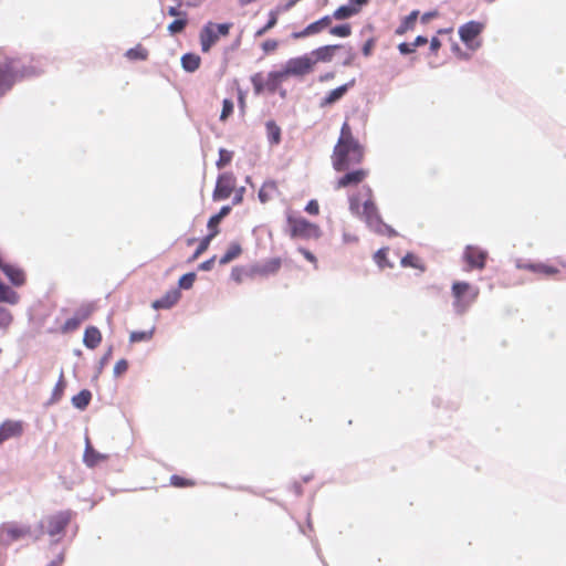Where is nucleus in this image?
Returning a JSON list of instances; mask_svg holds the SVG:
<instances>
[{"mask_svg": "<svg viewBox=\"0 0 566 566\" xmlns=\"http://www.w3.org/2000/svg\"><path fill=\"white\" fill-rule=\"evenodd\" d=\"M354 4L361 7L368 2V0H350Z\"/></svg>", "mask_w": 566, "mask_h": 566, "instance_id": "64", "label": "nucleus"}, {"mask_svg": "<svg viewBox=\"0 0 566 566\" xmlns=\"http://www.w3.org/2000/svg\"><path fill=\"white\" fill-rule=\"evenodd\" d=\"M286 80L287 76L283 69L280 71H272L268 74L266 90L273 93Z\"/></svg>", "mask_w": 566, "mask_h": 566, "instance_id": "22", "label": "nucleus"}, {"mask_svg": "<svg viewBox=\"0 0 566 566\" xmlns=\"http://www.w3.org/2000/svg\"><path fill=\"white\" fill-rule=\"evenodd\" d=\"M216 237V232L209 233L207 237H205L198 248L196 249L192 259H197L199 255H201L209 247L211 240Z\"/></svg>", "mask_w": 566, "mask_h": 566, "instance_id": "40", "label": "nucleus"}, {"mask_svg": "<svg viewBox=\"0 0 566 566\" xmlns=\"http://www.w3.org/2000/svg\"><path fill=\"white\" fill-rule=\"evenodd\" d=\"M65 387H66V382H65V379H64V375L63 373L60 375V378L57 380V382L55 384V387L53 389V392H52V402H56L59 401L63 394H64V390H65Z\"/></svg>", "mask_w": 566, "mask_h": 566, "instance_id": "34", "label": "nucleus"}, {"mask_svg": "<svg viewBox=\"0 0 566 566\" xmlns=\"http://www.w3.org/2000/svg\"><path fill=\"white\" fill-rule=\"evenodd\" d=\"M360 10V7L356 6V4H349V6H340L339 8H337L334 13H333V18L335 20H345V19H348L355 14H357Z\"/></svg>", "mask_w": 566, "mask_h": 566, "instance_id": "25", "label": "nucleus"}, {"mask_svg": "<svg viewBox=\"0 0 566 566\" xmlns=\"http://www.w3.org/2000/svg\"><path fill=\"white\" fill-rule=\"evenodd\" d=\"M279 46V42L273 39H269L262 43V49L265 53L274 52Z\"/></svg>", "mask_w": 566, "mask_h": 566, "instance_id": "48", "label": "nucleus"}, {"mask_svg": "<svg viewBox=\"0 0 566 566\" xmlns=\"http://www.w3.org/2000/svg\"><path fill=\"white\" fill-rule=\"evenodd\" d=\"M281 264H282L281 259H279V258L271 259L263 264L262 272L263 273H275L281 268Z\"/></svg>", "mask_w": 566, "mask_h": 566, "instance_id": "42", "label": "nucleus"}, {"mask_svg": "<svg viewBox=\"0 0 566 566\" xmlns=\"http://www.w3.org/2000/svg\"><path fill=\"white\" fill-rule=\"evenodd\" d=\"M488 259V252L475 245H468L463 252V260L469 270H483Z\"/></svg>", "mask_w": 566, "mask_h": 566, "instance_id": "13", "label": "nucleus"}, {"mask_svg": "<svg viewBox=\"0 0 566 566\" xmlns=\"http://www.w3.org/2000/svg\"><path fill=\"white\" fill-rule=\"evenodd\" d=\"M332 23V17L325 15L319 20L312 22L307 25V31L312 32V34H317L322 32L325 28H327Z\"/></svg>", "mask_w": 566, "mask_h": 566, "instance_id": "31", "label": "nucleus"}, {"mask_svg": "<svg viewBox=\"0 0 566 566\" xmlns=\"http://www.w3.org/2000/svg\"><path fill=\"white\" fill-rule=\"evenodd\" d=\"M125 55L127 59L133 61H144L148 57V51L142 44H137L136 46L127 50Z\"/></svg>", "mask_w": 566, "mask_h": 566, "instance_id": "30", "label": "nucleus"}, {"mask_svg": "<svg viewBox=\"0 0 566 566\" xmlns=\"http://www.w3.org/2000/svg\"><path fill=\"white\" fill-rule=\"evenodd\" d=\"M277 22V17L274 12L271 13L270 19L268 23L260 30L256 31V36L263 35L265 32H268L270 29H272Z\"/></svg>", "mask_w": 566, "mask_h": 566, "instance_id": "45", "label": "nucleus"}, {"mask_svg": "<svg viewBox=\"0 0 566 566\" xmlns=\"http://www.w3.org/2000/svg\"><path fill=\"white\" fill-rule=\"evenodd\" d=\"M308 35H313V34H312V32L307 31V27L304 30L300 31V32L293 33V38H295V39L305 38V36H308Z\"/></svg>", "mask_w": 566, "mask_h": 566, "instance_id": "61", "label": "nucleus"}, {"mask_svg": "<svg viewBox=\"0 0 566 566\" xmlns=\"http://www.w3.org/2000/svg\"><path fill=\"white\" fill-rule=\"evenodd\" d=\"M428 42L426 36L419 35L416 38L415 42H412L415 49L420 45H424Z\"/></svg>", "mask_w": 566, "mask_h": 566, "instance_id": "60", "label": "nucleus"}, {"mask_svg": "<svg viewBox=\"0 0 566 566\" xmlns=\"http://www.w3.org/2000/svg\"><path fill=\"white\" fill-rule=\"evenodd\" d=\"M266 137L271 145H279L281 143V128L274 120L265 123Z\"/></svg>", "mask_w": 566, "mask_h": 566, "instance_id": "24", "label": "nucleus"}, {"mask_svg": "<svg viewBox=\"0 0 566 566\" xmlns=\"http://www.w3.org/2000/svg\"><path fill=\"white\" fill-rule=\"evenodd\" d=\"M524 268L544 276H554L559 273L558 268L545 263H530L524 265Z\"/></svg>", "mask_w": 566, "mask_h": 566, "instance_id": "21", "label": "nucleus"}, {"mask_svg": "<svg viewBox=\"0 0 566 566\" xmlns=\"http://www.w3.org/2000/svg\"><path fill=\"white\" fill-rule=\"evenodd\" d=\"M279 195L280 190L277 182L274 180H266L262 184L258 196L262 203H266Z\"/></svg>", "mask_w": 566, "mask_h": 566, "instance_id": "18", "label": "nucleus"}, {"mask_svg": "<svg viewBox=\"0 0 566 566\" xmlns=\"http://www.w3.org/2000/svg\"><path fill=\"white\" fill-rule=\"evenodd\" d=\"M221 222V220L219 218H217L216 216H212L209 221H208V229H209V233H213L216 232V235L219 233V223Z\"/></svg>", "mask_w": 566, "mask_h": 566, "instance_id": "50", "label": "nucleus"}, {"mask_svg": "<svg viewBox=\"0 0 566 566\" xmlns=\"http://www.w3.org/2000/svg\"><path fill=\"white\" fill-rule=\"evenodd\" d=\"M214 259H216V258L213 256L212 259H210V260H208V261L202 262V263L199 265V268H200L201 270H203V271H209V270H211L212 264H213V262H214Z\"/></svg>", "mask_w": 566, "mask_h": 566, "instance_id": "58", "label": "nucleus"}, {"mask_svg": "<svg viewBox=\"0 0 566 566\" xmlns=\"http://www.w3.org/2000/svg\"><path fill=\"white\" fill-rule=\"evenodd\" d=\"M398 49L402 54H409L415 51V46L412 43H401L399 44Z\"/></svg>", "mask_w": 566, "mask_h": 566, "instance_id": "54", "label": "nucleus"}, {"mask_svg": "<svg viewBox=\"0 0 566 566\" xmlns=\"http://www.w3.org/2000/svg\"><path fill=\"white\" fill-rule=\"evenodd\" d=\"M342 44H329V45H323L319 46L310 53V59L313 61L314 66L316 67V64L319 62L328 63L333 60L335 52L339 49H342Z\"/></svg>", "mask_w": 566, "mask_h": 566, "instance_id": "14", "label": "nucleus"}, {"mask_svg": "<svg viewBox=\"0 0 566 566\" xmlns=\"http://www.w3.org/2000/svg\"><path fill=\"white\" fill-rule=\"evenodd\" d=\"M329 33L334 36L347 38L352 34V27L348 23L336 25L329 30Z\"/></svg>", "mask_w": 566, "mask_h": 566, "instance_id": "39", "label": "nucleus"}, {"mask_svg": "<svg viewBox=\"0 0 566 566\" xmlns=\"http://www.w3.org/2000/svg\"><path fill=\"white\" fill-rule=\"evenodd\" d=\"M238 101H239L240 109L242 112H244V108H245V94L241 90H239Z\"/></svg>", "mask_w": 566, "mask_h": 566, "instance_id": "59", "label": "nucleus"}, {"mask_svg": "<svg viewBox=\"0 0 566 566\" xmlns=\"http://www.w3.org/2000/svg\"><path fill=\"white\" fill-rule=\"evenodd\" d=\"M354 84L355 80H352L348 83L332 90L324 98L321 99L319 107L324 108L337 103L344 97L348 90L354 86Z\"/></svg>", "mask_w": 566, "mask_h": 566, "instance_id": "16", "label": "nucleus"}, {"mask_svg": "<svg viewBox=\"0 0 566 566\" xmlns=\"http://www.w3.org/2000/svg\"><path fill=\"white\" fill-rule=\"evenodd\" d=\"M283 70L287 78H303L312 74L315 71V66L313 64V61L310 59V55L306 53L296 57L289 59L285 62Z\"/></svg>", "mask_w": 566, "mask_h": 566, "instance_id": "8", "label": "nucleus"}, {"mask_svg": "<svg viewBox=\"0 0 566 566\" xmlns=\"http://www.w3.org/2000/svg\"><path fill=\"white\" fill-rule=\"evenodd\" d=\"M73 516L72 511H61L55 514L46 515L42 517L36 524L34 542H38L42 538L44 534L54 537L56 535H62L71 522Z\"/></svg>", "mask_w": 566, "mask_h": 566, "instance_id": "4", "label": "nucleus"}, {"mask_svg": "<svg viewBox=\"0 0 566 566\" xmlns=\"http://www.w3.org/2000/svg\"><path fill=\"white\" fill-rule=\"evenodd\" d=\"M355 59V54L353 52L349 53L347 60L344 62V65H350Z\"/></svg>", "mask_w": 566, "mask_h": 566, "instance_id": "63", "label": "nucleus"}, {"mask_svg": "<svg viewBox=\"0 0 566 566\" xmlns=\"http://www.w3.org/2000/svg\"><path fill=\"white\" fill-rule=\"evenodd\" d=\"M90 311H78L73 317L65 321L62 326L63 333H70L78 328L81 323L90 317Z\"/></svg>", "mask_w": 566, "mask_h": 566, "instance_id": "20", "label": "nucleus"}, {"mask_svg": "<svg viewBox=\"0 0 566 566\" xmlns=\"http://www.w3.org/2000/svg\"><path fill=\"white\" fill-rule=\"evenodd\" d=\"M84 460H97V459L93 455V453H92V451H91V448H90V447H87V449H86V452H85V455H84Z\"/></svg>", "mask_w": 566, "mask_h": 566, "instance_id": "62", "label": "nucleus"}, {"mask_svg": "<svg viewBox=\"0 0 566 566\" xmlns=\"http://www.w3.org/2000/svg\"><path fill=\"white\" fill-rule=\"evenodd\" d=\"M453 310L458 315H463L478 300L480 290L464 281H455L451 286Z\"/></svg>", "mask_w": 566, "mask_h": 566, "instance_id": "5", "label": "nucleus"}, {"mask_svg": "<svg viewBox=\"0 0 566 566\" xmlns=\"http://www.w3.org/2000/svg\"><path fill=\"white\" fill-rule=\"evenodd\" d=\"M349 211L363 219L367 227L377 234L392 237L396 231L384 222L374 199V191L369 186L348 196Z\"/></svg>", "mask_w": 566, "mask_h": 566, "instance_id": "1", "label": "nucleus"}, {"mask_svg": "<svg viewBox=\"0 0 566 566\" xmlns=\"http://www.w3.org/2000/svg\"><path fill=\"white\" fill-rule=\"evenodd\" d=\"M388 248H381L374 254V260L380 269L391 268V263L387 259Z\"/></svg>", "mask_w": 566, "mask_h": 566, "instance_id": "33", "label": "nucleus"}, {"mask_svg": "<svg viewBox=\"0 0 566 566\" xmlns=\"http://www.w3.org/2000/svg\"><path fill=\"white\" fill-rule=\"evenodd\" d=\"M128 369V363L125 359H119L114 366L115 376H120L125 374Z\"/></svg>", "mask_w": 566, "mask_h": 566, "instance_id": "47", "label": "nucleus"}, {"mask_svg": "<svg viewBox=\"0 0 566 566\" xmlns=\"http://www.w3.org/2000/svg\"><path fill=\"white\" fill-rule=\"evenodd\" d=\"M25 73L20 74L14 59H6L0 63V96H3L9 92L19 76H23Z\"/></svg>", "mask_w": 566, "mask_h": 566, "instance_id": "11", "label": "nucleus"}, {"mask_svg": "<svg viewBox=\"0 0 566 566\" xmlns=\"http://www.w3.org/2000/svg\"><path fill=\"white\" fill-rule=\"evenodd\" d=\"M181 3L180 1H178V6L176 7H169L168 8V14L170 17H179V18H186L187 17V13L184 12V11H180L179 8H180Z\"/></svg>", "mask_w": 566, "mask_h": 566, "instance_id": "53", "label": "nucleus"}, {"mask_svg": "<svg viewBox=\"0 0 566 566\" xmlns=\"http://www.w3.org/2000/svg\"><path fill=\"white\" fill-rule=\"evenodd\" d=\"M231 211V207L230 206H223L220 211L214 214L217 218H219L220 220H222L224 217H227Z\"/></svg>", "mask_w": 566, "mask_h": 566, "instance_id": "56", "label": "nucleus"}, {"mask_svg": "<svg viewBox=\"0 0 566 566\" xmlns=\"http://www.w3.org/2000/svg\"><path fill=\"white\" fill-rule=\"evenodd\" d=\"M232 156H233L232 151L227 150L224 148H220L219 149V158L216 163L217 167L219 169H222L223 167H226L232 160Z\"/></svg>", "mask_w": 566, "mask_h": 566, "instance_id": "38", "label": "nucleus"}, {"mask_svg": "<svg viewBox=\"0 0 566 566\" xmlns=\"http://www.w3.org/2000/svg\"><path fill=\"white\" fill-rule=\"evenodd\" d=\"M485 24L480 21H469L459 28V36L461 41L470 50H476L481 46L479 36L483 32Z\"/></svg>", "mask_w": 566, "mask_h": 566, "instance_id": "10", "label": "nucleus"}, {"mask_svg": "<svg viewBox=\"0 0 566 566\" xmlns=\"http://www.w3.org/2000/svg\"><path fill=\"white\" fill-rule=\"evenodd\" d=\"M155 333V326L149 328L148 331H142V332H132L129 335V342L132 344L134 343H140V342H148L153 338Z\"/></svg>", "mask_w": 566, "mask_h": 566, "instance_id": "32", "label": "nucleus"}, {"mask_svg": "<svg viewBox=\"0 0 566 566\" xmlns=\"http://www.w3.org/2000/svg\"><path fill=\"white\" fill-rule=\"evenodd\" d=\"M235 177L232 172H223L218 179L212 193L213 200L228 199L234 190Z\"/></svg>", "mask_w": 566, "mask_h": 566, "instance_id": "12", "label": "nucleus"}, {"mask_svg": "<svg viewBox=\"0 0 566 566\" xmlns=\"http://www.w3.org/2000/svg\"><path fill=\"white\" fill-rule=\"evenodd\" d=\"M233 108H234V105L231 99H228V98L223 99L222 111L220 114V120L226 122L232 115Z\"/></svg>", "mask_w": 566, "mask_h": 566, "instance_id": "43", "label": "nucleus"}, {"mask_svg": "<svg viewBox=\"0 0 566 566\" xmlns=\"http://www.w3.org/2000/svg\"><path fill=\"white\" fill-rule=\"evenodd\" d=\"M298 252L311 263L314 264L315 268H317V259L316 256L311 252L308 251L307 249H304V248H300L298 249Z\"/></svg>", "mask_w": 566, "mask_h": 566, "instance_id": "51", "label": "nucleus"}, {"mask_svg": "<svg viewBox=\"0 0 566 566\" xmlns=\"http://www.w3.org/2000/svg\"><path fill=\"white\" fill-rule=\"evenodd\" d=\"M180 291L178 289H172L168 291L163 297L154 301L151 307L154 310H168L180 300Z\"/></svg>", "mask_w": 566, "mask_h": 566, "instance_id": "17", "label": "nucleus"}, {"mask_svg": "<svg viewBox=\"0 0 566 566\" xmlns=\"http://www.w3.org/2000/svg\"><path fill=\"white\" fill-rule=\"evenodd\" d=\"M12 321V316L9 311L0 307V326H8Z\"/></svg>", "mask_w": 566, "mask_h": 566, "instance_id": "49", "label": "nucleus"}, {"mask_svg": "<svg viewBox=\"0 0 566 566\" xmlns=\"http://www.w3.org/2000/svg\"><path fill=\"white\" fill-rule=\"evenodd\" d=\"M364 159L365 147L355 138L348 122H344L331 156L334 170H348V168L361 165Z\"/></svg>", "mask_w": 566, "mask_h": 566, "instance_id": "2", "label": "nucleus"}, {"mask_svg": "<svg viewBox=\"0 0 566 566\" xmlns=\"http://www.w3.org/2000/svg\"><path fill=\"white\" fill-rule=\"evenodd\" d=\"M285 233L293 240H318L323 234L317 223L311 222L291 210L286 212Z\"/></svg>", "mask_w": 566, "mask_h": 566, "instance_id": "3", "label": "nucleus"}, {"mask_svg": "<svg viewBox=\"0 0 566 566\" xmlns=\"http://www.w3.org/2000/svg\"><path fill=\"white\" fill-rule=\"evenodd\" d=\"M23 432V422L19 420H6L0 424V444L10 439L20 437Z\"/></svg>", "mask_w": 566, "mask_h": 566, "instance_id": "15", "label": "nucleus"}, {"mask_svg": "<svg viewBox=\"0 0 566 566\" xmlns=\"http://www.w3.org/2000/svg\"><path fill=\"white\" fill-rule=\"evenodd\" d=\"M342 172L344 174L335 181L334 185L336 190L356 187L363 184L370 175L369 168L360 165L348 168V170H343Z\"/></svg>", "mask_w": 566, "mask_h": 566, "instance_id": "9", "label": "nucleus"}, {"mask_svg": "<svg viewBox=\"0 0 566 566\" xmlns=\"http://www.w3.org/2000/svg\"><path fill=\"white\" fill-rule=\"evenodd\" d=\"M170 483L176 488H184L188 485H193V482L191 480H187L179 475H171L170 476Z\"/></svg>", "mask_w": 566, "mask_h": 566, "instance_id": "44", "label": "nucleus"}, {"mask_svg": "<svg viewBox=\"0 0 566 566\" xmlns=\"http://www.w3.org/2000/svg\"><path fill=\"white\" fill-rule=\"evenodd\" d=\"M251 83L256 95H260L264 90H266V81H264L261 73H255L252 75Z\"/></svg>", "mask_w": 566, "mask_h": 566, "instance_id": "36", "label": "nucleus"}, {"mask_svg": "<svg viewBox=\"0 0 566 566\" xmlns=\"http://www.w3.org/2000/svg\"><path fill=\"white\" fill-rule=\"evenodd\" d=\"M188 24V19L187 17L186 18H179V19H176L174 20L169 25H168V31L171 35H175V34H178V33H181L185 28L187 27Z\"/></svg>", "mask_w": 566, "mask_h": 566, "instance_id": "35", "label": "nucleus"}, {"mask_svg": "<svg viewBox=\"0 0 566 566\" xmlns=\"http://www.w3.org/2000/svg\"><path fill=\"white\" fill-rule=\"evenodd\" d=\"M231 28L232 23H206L199 33L201 51L208 53L221 36L229 35Z\"/></svg>", "mask_w": 566, "mask_h": 566, "instance_id": "7", "label": "nucleus"}, {"mask_svg": "<svg viewBox=\"0 0 566 566\" xmlns=\"http://www.w3.org/2000/svg\"><path fill=\"white\" fill-rule=\"evenodd\" d=\"M401 265L405 266V268L418 269L420 271H424L426 270V266H424L422 260L419 256H417L416 254H413V253H407L401 259Z\"/></svg>", "mask_w": 566, "mask_h": 566, "instance_id": "28", "label": "nucleus"}, {"mask_svg": "<svg viewBox=\"0 0 566 566\" xmlns=\"http://www.w3.org/2000/svg\"><path fill=\"white\" fill-rule=\"evenodd\" d=\"M18 300V294L0 281V302L15 304Z\"/></svg>", "mask_w": 566, "mask_h": 566, "instance_id": "29", "label": "nucleus"}, {"mask_svg": "<svg viewBox=\"0 0 566 566\" xmlns=\"http://www.w3.org/2000/svg\"><path fill=\"white\" fill-rule=\"evenodd\" d=\"M417 18H418V12L412 11L409 15L406 17V19L403 20V22L401 23V25L399 27L397 32L401 34V33L406 32L407 30L412 29L417 21Z\"/></svg>", "mask_w": 566, "mask_h": 566, "instance_id": "37", "label": "nucleus"}, {"mask_svg": "<svg viewBox=\"0 0 566 566\" xmlns=\"http://www.w3.org/2000/svg\"><path fill=\"white\" fill-rule=\"evenodd\" d=\"M441 48V41L438 38H432L430 41V49L432 52H437Z\"/></svg>", "mask_w": 566, "mask_h": 566, "instance_id": "57", "label": "nucleus"}, {"mask_svg": "<svg viewBox=\"0 0 566 566\" xmlns=\"http://www.w3.org/2000/svg\"><path fill=\"white\" fill-rule=\"evenodd\" d=\"M305 211L311 216H318L319 214V205L318 201L315 199H312L307 202L305 206Z\"/></svg>", "mask_w": 566, "mask_h": 566, "instance_id": "46", "label": "nucleus"}, {"mask_svg": "<svg viewBox=\"0 0 566 566\" xmlns=\"http://www.w3.org/2000/svg\"><path fill=\"white\" fill-rule=\"evenodd\" d=\"M242 253L241 245L239 243H231L226 253L219 260V263L224 265L237 259Z\"/></svg>", "mask_w": 566, "mask_h": 566, "instance_id": "27", "label": "nucleus"}, {"mask_svg": "<svg viewBox=\"0 0 566 566\" xmlns=\"http://www.w3.org/2000/svg\"><path fill=\"white\" fill-rule=\"evenodd\" d=\"M84 345L90 349H95L102 343V333L95 326L86 327L83 336Z\"/></svg>", "mask_w": 566, "mask_h": 566, "instance_id": "19", "label": "nucleus"}, {"mask_svg": "<svg viewBox=\"0 0 566 566\" xmlns=\"http://www.w3.org/2000/svg\"><path fill=\"white\" fill-rule=\"evenodd\" d=\"M201 59L198 54L187 53L181 56V66L187 72H195L199 69Z\"/></svg>", "mask_w": 566, "mask_h": 566, "instance_id": "23", "label": "nucleus"}, {"mask_svg": "<svg viewBox=\"0 0 566 566\" xmlns=\"http://www.w3.org/2000/svg\"><path fill=\"white\" fill-rule=\"evenodd\" d=\"M91 399V391L87 389H83L72 398V403L77 409L84 410L90 405Z\"/></svg>", "mask_w": 566, "mask_h": 566, "instance_id": "26", "label": "nucleus"}, {"mask_svg": "<svg viewBox=\"0 0 566 566\" xmlns=\"http://www.w3.org/2000/svg\"><path fill=\"white\" fill-rule=\"evenodd\" d=\"M35 528L28 524L17 522L2 523L0 525V547L7 548L12 542L22 538H31L34 542Z\"/></svg>", "mask_w": 566, "mask_h": 566, "instance_id": "6", "label": "nucleus"}, {"mask_svg": "<svg viewBox=\"0 0 566 566\" xmlns=\"http://www.w3.org/2000/svg\"><path fill=\"white\" fill-rule=\"evenodd\" d=\"M374 48V40H368L363 46V54L368 56Z\"/></svg>", "mask_w": 566, "mask_h": 566, "instance_id": "55", "label": "nucleus"}, {"mask_svg": "<svg viewBox=\"0 0 566 566\" xmlns=\"http://www.w3.org/2000/svg\"><path fill=\"white\" fill-rule=\"evenodd\" d=\"M196 281V274L193 272L184 274L179 281V287L184 290H189L192 287L193 283Z\"/></svg>", "mask_w": 566, "mask_h": 566, "instance_id": "41", "label": "nucleus"}, {"mask_svg": "<svg viewBox=\"0 0 566 566\" xmlns=\"http://www.w3.org/2000/svg\"><path fill=\"white\" fill-rule=\"evenodd\" d=\"M358 240L359 239H358L357 234L352 233L349 231H344L343 232V241H344V243L354 244V243H357Z\"/></svg>", "mask_w": 566, "mask_h": 566, "instance_id": "52", "label": "nucleus"}]
</instances>
